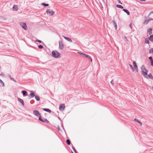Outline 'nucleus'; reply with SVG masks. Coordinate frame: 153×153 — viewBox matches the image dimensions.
<instances>
[{
    "label": "nucleus",
    "mask_w": 153,
    "mask_h": 153,
    "mask_svg": "<svg viewBox=\"0 0 153 153\" xmlns=\"http://www.w3.org/2000/svg\"><path fill=\"white\" fill-rule=\"evenodd\" d=\"M142 74L144 77L147 79L150 78L152 79H153V76L151 74H148V71L146 68H141Z\"/></svg>",
    "instance_id": "nucleus-1"
},
{
    "label": "nucleus",
    "mask_w": 153,
    "mask_h": 153,
    "mask_svg": "<svg viewBox=\"0 0 153 153\" xmlns=\"http://www.w3.org/2000/svg\"><path fill=\"white\" fill-rule=\"evenodd\" d=\"M34 114L37 116L39 117V120L42 122H43V120L41 118V116L40 114L37 110H35L33 111Z\"/></svg>",
    "instance_id": "nucleus-2"
},
{
    "label": "nucleus",
    "mask_w": 153,
    "mask_h": 153,
    "mask_svg": "<svg viewBox=\"0 0 153 153\" xmlns=\"http://www.w3.org/2000/svg\"><path fill=\"white\" fill-rule=\"evenodd\" d=\"M52 56L55 58H58L60 55V54L57 51H53L52 52Z\"/></svg>",
    "instance_id": "nucleus-3"
},
{
    "label": "nucleus",
    "mask_w": 153,
    "mask_h": 153,
    "mask_svg": "<svg viewBox=\"0 0 153 153\" xmlns=\"http://www.w3.org/2000/svg\"><path fill=\"white\" fill-rule=\"evenodd\" d=\"M46 13L48 15L52 16L54 14L55 12L51 9H48L46 10Z\"/></svg>",
    "instance_id": "nucleus-4"
},
{
    "label": "nucleus",
    "mask_w": 153,
    "mask_h": 153,
    "mask_svg": "<svg viewBox=\"0 0 153 153\" xmlns=\"http://www.w3.org/2000/svg\"><path fill=\"white\" fill-rule=\"evenodd\" d=\"M59 48L60 50H62L64 47V45L63 42L61 41L59 42Z\"/></svg>",
    "instance_id": "nucleus-5"
},
{
    "label": "nucleus",
    "mask_w": 153,
    "mask_h": 153,
    "mask_svg": "<svg viewBox=\"0 0 153 153\" xmlns=\"http://www.w3.org/2000/svg\"><path fill=\"white\" fill-rule=\"evenodd\" d=\"M20 25L25 30H27V26L26 24L25 23H21Z\"/></svg>",
    "instance_id": "nucleus-6"
},
{
    "label": "nucleus",
    "mask_w": 153,
    "mask_h": 153,
    "mask_svg": "<svg viewBox=\"0 0 153 153\" xmlns=\"http://www.w3.org/2000/svg\"><path fill=\"white\" fill-rule=\"evenodd\" d=\"M78 53L81 55H83L85 57L91 60V62L92 61V59H91V58L90 56L88 55H86L85 54L80 52H78Z\"/></svg>",
    "instance_id": "nucleus-7"
},
{
    "label": "nucleus",
    "mask_w": 153,
    "mask_h": 153,
    "mask_svg": "<svg viewBox=\"0 0 153 153\" xmlns=\"http://www.w3.org/2000/svg\"><path fill=\"white\" fill-rule=\"evenodd\" d=\"M65 108V105L64 104H62L60 105L59 107V109L60 111H63Z\"/></svg>",
    "instance_id": "nucleus-8"
},
{
    "label": "nucleus",
    "mask_w": 153,
    "mask_h": 153,
    "mask_svg": "<svg viewBox=\"0 0 153 153\" xmlns=\"http://www.w3.org/2000/svg\"><path fill=\"white\" fill-rule=\"evenodd\" d=\"M131 69L133 72L137 73L138 71L137 68H131Z\"/></svg>",
    "instance_id": "nucleus-9"
},
{
    "label": "nucleus",
    "mask_w": 153,
    "mask_h": 153,
    "mask_svg": "<svg viewBox=\"0 0 153 153\" xmlns=\"http://www.w3.org/2000/svg\"><path fill=\"white\" fill-rule=\"evenodd\" d=\"M152 29L151 28L148 29L147 30V33L149 34L150 35L152 33Z\"/></svg>",
    "instance_id": "nucleus-10"
},
{
    "label": "nucleus",
    "mask_w": 153,
    "mask_h": 153,
    "mask_svg": "<svg viewBox=\"0 0 153 153\" xmlns=\"http://www.w3.org/2000/svg\"><path fill=\"white\" fill-rule=\"evenodd\" d=\"M63 37L65 39L67 40L68 41L71 42H72V41L70 38L65 36H63Z\"/></svg>",
    "instance_id": "nucleus-11"
},
{
    "label": "nucleus",
    "mask_w": 153,
    "mask_h": 153,
    "mask_svg": "<svg viewBox=\"0 0 153 153\" xmlns=\"http://www.w3.org/2000/svg\"><path fill=\"white\" fill-rule=\"evenodd\" d=\"M32 92H33V91H31V93H30L29 95V97H30V98H33L35 96V94L33 93H32Z\"/></svg>",
    "instance_id": "nucleus-12"
},
{
    "label": "nucleus",
    "mask_w": 153,
    "mask_h": 153,
    "mask_svg": "<svg viewBox=\"0 0 153 153\" xmlns=\"http://www.w3.org/2000/svg\"><path fill=\"white\" fill-rule=\"evenodd\" d=\"M13 9L14 11H17L18 10L17 6L16 5H14Z\"/></svg>",
    "instance_id": "nucleus-13"
},
{
    "label": "nucleus",
    "mask_w": 153,
    "mask_h": 153,
    "mask_svg": "<svg viewBox=\"0 0 153 153\" xmlns=\"http://www.w3.org/2000/svg\"><path fill=\"white\" fill-rule=\"evenodd\" d=\"M18 100L23 105H24V102L23 100H22L20 99V98H18Z\"/></svg>",
    "instance_id": "nucleus-14"
},
{
    "label": "nucleus",
    "mask_w": 153,
    "mask_h": 153,
    "mask_svg": "<svg viewBox=\"0 0 153 153\" xmlns=\"http://www.w3.org/2000/svg\"><path fill=\"white\" fill-rule=\"evenodd\" d=\"M134 120L136 122H137L139 123H140V126L142 125V123L138 119H134Z\"/></svg>",
    "instance_id": "nucleus-15"
},
{
    "label": "nucleus",
    "mask_w": 153,
    "mask_h": 153,
    "mask_svg": "<svg viewBox=\"0 0 153 153\" xmlns=\"http://www.w3.org/2000/svg\"><path fill=\"white\" fill-rule=\"evenodd\" d=\"M123 11L125 12L126 13H127V14L128 15H129L130 14V13L126 9H123Z\"/></svg>",
    "instance_id": "nucleus-16"
},
{
    "label": "nucleus",
    "mask_w": 153,
    "mask_h": 153,
    "mask_svg": "<svg viewBox=\"0 0 153 153\" xmlns=\"http://www.w3.org/2000/svg\"><path fill=\"white\" fill-rule=\"evenodd\" d=\"M43 110L45 111H47V112H48L49 113H51V111L49 109H48V108H44L43 109Z\"/></svg>",
    "instance_id": "nucleus-17"
},
{
    "label": "nucleus",
    "mask_w": 153,
    "mask_h": 153,
    "mask_svg": "<svg viewBox=\"0 0 153 153\" xmlns=\"http://www.w3.org/2000/svg\"><path fill=\"white\" fill-rule=\"evenodd\" d=\"M149 39L151 41H153V35H152L150 36L149 37Z\"/></svg>",
    "instance_id": "nucleus-18"
},
{
    "label": "nucleus",
    "mask_w": 153,
    "mask_h": 153,
    "mask_svg": "<svg viewBox=\"0 0 153 153\" xmlns=\"http://www.w3.org/2000/svg\"><path fill=\"white\" fill-rule=\"evenodd\" d=\"M22 92L23 93V94L24 96L26 95L27 93L26 91H22Z\"/></svg>",
    "instance_id": "nucleus-19"
},
{
    "label": "nucleus",
    "mask_w": 153,
    "mask_h": 153,
    "mask_svg": "<svg viewBox=\"0 0 153 153\" xmlns=\"http://www.w3.org/2000/svg\"><path fill=\"white\" fill-rule=\"evenodd\" d=\"M0 83L2 84L3 87L4 86V82L1 79H0Z\"/></svg>",
    "instance_id": "nucleus-20"
},
{
    "label": "nucleus",
    "mask_w": 153,
    "mask_h": 153,
    "mask_svg": "<svg viewBox=\"0 0 153 153\" xmlns=\"http://www.w3.org/2000/svg\"><path fill=\"white\" fill-rule=\"evenodd\" d=\"M35 98L36 99L37 101H39L40 100V98L38 96H35Z\"/></svg>",
    "instance_id": "nucleus-21"
},
{
    "label": "nucleus",
    "mask_w": 153,
    "mask_h": 153,
    "mask_svg": "<svg viewBox=\"0 0 153 153\" xmlns=\"http://www.w3.org/2000/svg\"><path fill=\"white\" fill-rule=\"evenodd\" d=\"M117 7L118 8H122V9H123V7L121 5H120L117 4Z\"/></svg>",
    "instance_id": "nucleus-22"
},
{
    "label": "nucleus",
    "mask_w": 153,
    "mask_h": 153,
    "mask_svg": "<svg viewBox=\"0 0 153 153\" xmlns=\"http://www.w3.org/2000/svg\"><path fill=\"white\" fill-rule=\"evenodd\" d=\"M42 5H44V6H49V4H45V3H42Z\"/></svg>",
    "instance_id": "nucleus-23"
},
{
    "label": "nucleus",
    "mask_w": 153,
    "mask_h": 153,
    "mask_svg": "<svg viewBox=\"0 0 153 153\" xmlns=\"http://www.w3.org/2000/svg\"><path fill=\"white\" fill-rule=\"evenodd\" d=\"M66 143L68 145H70V142L69 140H66Z\"/></svg>",
    "instance_id": "nucleus-24"
},
{
    "label": "nucleus",
    "mask_w": 153,
    "mask_h": 153,
    "mask_svg": "<svg viewBox=\"0 0 153 153\" xmlns=\"http://www.w3.org/2000/svg\"><path fill=\"white\" fill-rule=\"evenodd\" d=\"M149 40L146 39L145 41V43L146 44H149Z\"/></svg>",
    "instance_id": "nucleus-25"
},
{
    "label": "nucleus",
    "mask_w": 153,
    "mask_h": 153,
    "mask_svg": "<svg viewBox=\"0 0 153 153\" xmlns=\"http://www.w3.org/2000/svg\"><path fill=\"white\" fill-rule=\"evenodd\" d=\"M150 53H152L153 54V48L151 49L149 51Z\"/></svg>",
    "instance_id": "nucleus-26"
},
{
    "label": "nucleus",
    "mask_w": 153,
    "mask_h": 153,
    "mask_svg": "<svg viewBox=\"0 0 153 153\" xmlns=\"http://www.w3.org/2000/svg\"><path fill=\"white\" fill-rule=\"evenodd\" d=\"M43 121L44 122H45L47 123H48L49 122V121L46 119H45L44 120H43Z\"/></svg>",
    "instance_id": "nucleus-27"
},
{
    "label": "nucleus",
    "mask_w": 153,
    "mask_h": 153,
    "mask_svg": "<svg viewBox=\"0 0 153 153\" xmlns=\"http://www.w3.org/2000/svg\"><path fill=\"white\" fill-rule=\"evenodd\" d=\"M38 47L39 48L42 49V48L43 47L42 45H40L38 46Z\"/></svg>",
    "instance_id": "nucleus-28"
},
{
    "label": "nucleus",
    "mask_w": 153,
    "mask_h": 153,
    "mask_svg": "<svg viewBox=\"0 0 153 153\" xmlns=\"http://www.w3.org/2000/svg\"><path fill=\"white\" fill-rule=\"evenodd\" d=\"M134 65V67H137V65L136 62H133Z\"/></svg>",
    "instance_id": "nucleus-29"
},
{
    "label": "nucleus",
    "mask_w": 153,
    "mask_h": 153,
    "mask_svg": "<svg viewBox=\"0 0 153 153\" xmlns=\"http://www.w3.org/2000/svg\"><path fill=\"white\" fill-rule=\"evenodd\" d=\"M9 76L11 80L14 81L15 82H16V81L15 80L12 78L10 76Z\"/></svg>",
    "instance_id": "nucleus-30"
},
{
    "label": "nucleus",
    "mask_w": 153,
    "mask_h": 153,
    "mask_svg": "<svg viewBox=\"0 0 153 153\" xmlns=\"http://www.w3.org/2000/svg\"><path fill=\"white\" fill-rule=\"evenodd\" d=\"M129 26H130V27H131V29H132V24L131 23L130 24V25H129Z\"/></svg>",
    "instance_id": "nucleus-31"
},
{
    "label": "nucleus",
    "mask_w": 153,
    "mask_h": 153,
    "mask_svg": "<svg viewBox=\"0 0 153 153\" xmlns=\"http://www.w3.org/2000/svg\"><path fill=\"white\" fill-rule=\"evenodd\" d=\"M111 84L112 85H114V82H113V80H111Z\"/></svg>",
    "instance_id": "nucleus-32"
},
{
    "label": "nucleus",
    "mask_w": 153,
    "mask_h": 153,
    "mask_svg": "<svg viewBox=\"0 0 153 153\" xmlns=\"http://www.w3.org/2000/svg\"><path fill=\"white\" fill-rule=\"evenodd\" d=\"M36 41L38 42H39L40 43H41L42 42V41H40V40H36Z\"/></svg>",
    "instance_id": "nucleus-33"
},
{
    "label": "nucleus",
    "mask_w": 153,
    "mask_h": 153,
    "mask_svg": "<svg viewBox=\"0 0 153 153\" xmlns=\"http://www.w3.org/2000/svg\"><path fill=\"white\" fill-rule=\"evenodd\" d=\"M149 58L150 60L152 61V57L150 56L149 57Z\"/></svg>",
    "instance_id": "nucleus-34"
},
{
    "label": "nucleus",
    "mask_w": 153,
    "mask_h": 153,
    "mask_svg": "<svg viewBox=\"0 0 153 153\" xmlns=\"http://www.w3.org/2000/svg\"><path fill=\"white\" fill-rule=\"evenodd\" d=\"M0 75L2 76H4V75L3 73H1L0 74Z\"/></svg>",
    "instance_id": "nucleus-35"
},
{
    "label": "nucleus",
    "mask_w": 153,
    "mask_h": 153,
    "mask_svg": "<svg viewBox=\"0 0 153 153\" xmlns=\"http://www.w3.org/2000/svg\"><path fill=\"white\" fill-rule=\"evenodd\" d=\"M151 65L152 66L153 65V60H152L151 62Z\"/></svg>",
    "instance_id": "nucleus-36"
},
{
    "label": "nucleus",
    "mask_w": 153,
    "mask_h": 153,
    "mask_svg": "<svg viewBox=\"0 0 153 153\" xmlns=\"http://www.w3.org/2000/svg\"><path fill=\"white\" fill-rule=\"evenodd\" d=\"M125 38L126 39V40L127 41H128V40L127 39L126 37V36H125Z\"/></svg>",
    "instance_id": "nucleus-37"
},
{
    "label": "nucleus",
    "mask_w": 153,
    "mask_h": 153,
    "mask_svg": "<svg viewBox=\"0 0 153 153\" xmlns=\"http://www.w3.org/2000/svg\"><path fill=\"white\" fill-rule=\"evenodd\" d=\"M73 149L74 150V152H76V151L75 149H74V148H73Z\"/></svg>",
    "instance_id": "nucleus-38"
},
{
    "label": "nucleus",
    "mask_w": 153,
    "mask_h": 153,
    "mask_svg": "<svg viewBox=\"0 0 153 153\" xmlns=\"http://www.w3.org/2000/svg\"><path fill=\"white\" fill-rule=\"evenodd\" d=\"M118 1H119V2L121 4H122V3L120 1H119V0H118Z\"/></svg>",
    "instance_id": "nucleus-39"
},
{
    "label": "nucleus",
    "mask_w": 153,
    "mask_h": 153,
    "mask_svg": "<svg viewBox=\"0 0 153 153\" xmlns=\"http://www.w3.org/2000/svg\"><path fill=\"white\" fill-rule=\"evenodd\" d=\"M115 27L116 28V29L117 28V25H115Z\"/></svg>",
    "instance_id": "nucleus-40"
},
{
    "label": "nucleus",
    "mask_w": 153,
    "mask_h": 153,
    "mask_svg": "<svg viewBox=\"0 0 153 153\" xmlns=\"http://www.w3.org/2000/svg\"><path fill=\"white\" fill-rule=\"evenodd\" d=\"M140 0V1H146V0Z\"/></svg>",
    "instance_id": "nucleus-41"
},
{
    "label": "nucleus",
    "mask_w": 153,
    "mask_h": 153,
    "mask_svg": "<svg viewBox=\"0 0 153 153\" xmlns=\"http://www.w3.org/2000/svg\"><path fill=\"white\" fill-rule=\"evenodd\" d=\"M72 153H73V152H72Z\"/></svg>",
    "instance_id": "nucleus-42"
}]
</instances>
